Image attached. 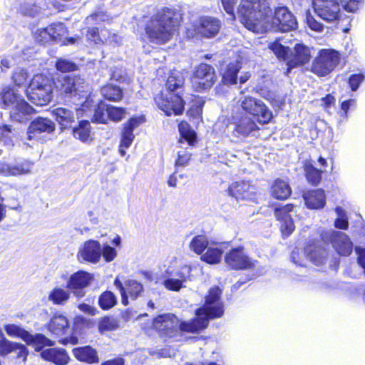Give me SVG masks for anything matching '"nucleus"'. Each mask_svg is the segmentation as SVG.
<instances>
[{
  "instance_id": "nucleus-34",
  "label": "nucleus",
  "mask_w": 365,
  "mask_h": 365,
  "mask_svg": "<svg viewBox=\"0 0 365 365\" xmlns=\"http://www.w3.org/2000/svg\"><path fill=\"white\" fill-rule=\"evenodd\" d=\"M207 251L201 255V259L208 264H217L220 262L222 249L219 245H208Z\"/></svg>"
},
{
  "instance_id": "nucleus-26",
  "label": "nucleus",
  "mask_w": 365,
  "mask_h": 365,
  "mask_svg": "<svg viewBox=\"0 0 365 365\" xmlns=\"http://www.w3.org/2000/svg\"><path fill=\"white\" fill-rule=\"evenodd\" d=\"M41 356L56 365H66L69 361V356L66 350L61 348H48L41 352Z\"/></svg>"
},
{
  "instance_id": "nucleus-52",
  "label": "nucleus",
  "mask_w": 365,
  "mask_h": 365,
  "mask_svg": "<svg viewBox=\"0 0 365 365\" xmlns=\"http://www.w3.org/2000/svg\"><path fill=\"white\" fill-rule=\"evenodd\" d=\"M34 38L37 41L41 43H47L52 41L51 33L48 31V26L37 29L34 33Z\"/></svg>"
},
{
  "instance_id": "nucleus-9",
  "label": "nucleus",
  "mask_w": 365,
  "mask_h": 365,
  "mask_svg": "<svg viewBox=\"0 0 365 365\" xmlns=\"http://www.w3.org/2000/svg\"><path fill=\"white\" fill-rule=\"evenodd\" d=\"M327 256L325 249L317 244L307 246L304 251L294 249L291 253L292 261L299 266H305L304 259L308 258L315 265H321L324 263Z\"/></svg>"
},
{
  "instance_id": "nucleus-35",
  "label": "nucleus",
  "mask_w": 365,
  "mask_h": 365,
  "mask_svg": "<svg viewBox=\"0 0 365 365\" xmlns=\"http://www.w3.org/2000/svg\"><path fill=\"white\" fill-rule=\"evenodd\" d=\"M178 129L180 134L179 143H183L185 141L189 145H192L196 140L197 135L190 125L185 121H182L178 125Z\"/></svg>"
},
{
  "instance_id": "nucleus-23",
  "label": "nucleus",
  "mask_w": 365,
  "mask_h": 365,
  "mask_svg": "<svg viewBox=\"0 0 365 365\" xmlns=\"http://www.w3.org/2000/svg\"><path fill=\"white\" fill-rule=\"evenodd\" d=\"M293 212V205L287 204L283 206L276 207L274 215L277 219L281 222V230L284 235H289L295 228L292 219L291 212Z\"/></svg>"
},
{
  "instance_id": "nucleus-24",
  "label": "nucleus",
  "mask_w": 365,
  "mask_h": 365,
  "mask_svg": "<svg viewBox=\"0 0 365 365\" xmlns=\"http://www.w3.org/2000/svg\"><path fill=\"white\" fill-rule=\"evenodd\" d=\"M303 199L309 209H322L326 205V196L322 189L312 190L303 194Z\"/></svg>"
},
{
  "instance_id": "nucleus-54",
  "label": "nucleus",
  "mask_w": 365,
  "mask_h": 365,
  "mask_svg": "<svg viewBox=\"0 0 365 365\" xmlns=\"http://www.w3.org/2000/svg\"><path fill=\"white\" fill-rule=\"evenodd\" d=\"M163 284L166 289L174 292H178L184 287L182 280L173 277L165 279Z\"/></svg>"
},
{
  "instance_id": "nucleus-32",
  "label": "nucleus",
  "mask_w": 365,
  "mask_h": 365,
  "mask_svg": "<svg viewBox=\"0 0 365 365\" xmlns=\"http://www.w3.org/2000/svg\"><path fill=\"white\" fill-rule=\"evenodd\" d=\"M291 188L287 182L277 179L272 186V195L278 200H285L291 195Z\"/></svg>"
},
{
  "instance_id": "nucleus-7",
  "label": "nucleus",
  "mask_w": 365,
  "mask_h": 365,
  "mask_svg": "<svg viewBox=\"0 0 365 365\" xmlns=\"http://www.w3.org/2000/svg\"><path fill=\"white\" fill-rule=\"evenodd\" d=\"M245 93V89L240 91L242 96L238 100V103L242 110L253 115L260 124L270 122L272 118V113L264 102L250 95H244Z\"/></svg>"
},
{
  "instance_id": "nucleus-64",
  "label": "nucleus",
  "mask_w": 365,
  "mask_h": 365,
  "mask_svg": "<svg viewBox=\"0 0 365 365\" xmlns=\"http://www.w3.org/2000/svg\"><path fill=\"white\" fill-rule=\"evenodd\" d=\"M12 131L9 126L4 125L0 126V141H4V143H9L12 138Z\"/></svg>"
},
{
  "instance_id": "nucleus-8",
  "label": "nucleus",
  "mask_w": 365,
  "mask_h": 365,
  "mask_svg": "<svg viewBox=\"0 0 365 365\" xmlns=\"http://www.w3.org/2000/svg\"><path fill=\"white\" fill-rule=\"evenodd\" d=\"M340 58V53L334 49H321L313 61L312 71L319 76H325L336 68Z\"/></svg>"
},
{
  "instance_id": "nucleus-41",
  "label": "nucleus",
  "mask_w": 365,
  "mask_h": 365,
  "mask_svg": "<svg viewBox=\"0 0 365 365\" xmlns=\"http://www.w3.org/2000/svg\"><path fill=\"white\" fill-rule=\"evenodd\" d=\"M207 246L208 241L205 235L194 237L190 243V250L197 255H201Z\"/></svg>"
},
{
  "instance_id": "nucleus-56",
  "label": "nucleus",
  "mask_w": 365,
  "mask_h": 365,
  "mask_svg": "<svg viewBox=\"0 0 365 365\" xmlns=\"http://www.w3.org/2000/svg\"><path fill=\"white\" fill-rule=\"evenodd\" d=\"M362 0H340L342 7L348 12H355L359 9Z\"/></svg>"
},
{
  "instance_id": "nucleus-60",
  "label": "nucleus",
  "mask_w": 365,
  "mask_h": 365,
  "mask_svg": "<svg viewBox=\"0 0 365 365\" xmlns=\"http://www.w3.org/2000/svg\"><path fill=\"white\" fill-rule=\"evenodd\" d=\"M364 76L361 73L353 74L349 77V84L352 91H356L363 82Z\"/></svg>"
},
{
  "instance_id": "nucleus-3",
  "label": "nucleus",
  "mask_w": 365,
  "mask_h": 365,
  "mask_svg": "<svg viewBox=\"0 0 365 365\" xmlns=\"http://www.w3.org/2000/svg\"><path fill=\"white\" fill-rule=\"evenodd\" d=\"M180 19V14L174 9H158L146 24V34L152 42L165 43L172 38Z\"/></svg>"
},
{
  "instance_id": "nucleus-40",
  "label": "nucleus",
  "mask_w": 365,
  "mask_h": 365,
  "mask_svg": "<svg viewBox=\"0 0 365 365\" xmlns=\"http://www.w3.org/2000/svg\"><path fill=\"white\" fill-rule=\"evenodd\" d=\"M117 303L115 295L110 291L103 292L98 298V304L101 309L104 310L110 309Z\"/></svg>"
},
{
  "instance_id": "nucleus-15",
  "label": "nucleus",
  "mask_w": 365,
  "mask_h": 365,
  "mask_svg": "<svg viewBox=\"0 0 365 365\" xmlns=\"http://www.w3.org/2000/svg\"><path fill=\"white\" fill-rule=\"evenodd\" d=\"M225 262L232 269H251L255 267L256 262L248 257L243 247L230 250L225 256Z\"/></svg>"
},
{
  "instance_id": "nucleus-48",
  "label": "nucleus",
  "mask_w": 365,
  "mask_h": 365,
  "mask_svg": "<svg viewBox=\"0 0 365 365\" xmlns=\"http://www.w3.org/2000/svg\"><path fill=\"white\" fill-rule=\"evenodd\" d=\"M269 49L276 55L278 58L285 60L287 57L289 48L282 46L278 41L272 42L269 46Z\"/></svg>"
},
{
  "instance_id": "nucleus-13",
  "label": "nucleus",
  "mask_w": 365,
  "mask_h": 365,
  "mask_svg": "<svg viewBox=\"0 0 365 365\" xmlns=\"http://www.w3.org/2000/svg\"><path fill=\"white\" fill-rule=\"evenodd\" d=\"M325 242H330L335 251L341 256H349L353 250V243L344 232L330 230L322 234Z\"/></svg>"
},
{
  "instance_id": "nucleus-53",
  "label": "nucleus",
  "mask_w": 365,
  "mask_h": 365,
  "mask_svg": "<svg viewBox=\"0 0 365 365\" xmlns=\"http://www.w3.org/2000/svg\"><path fill=\"white\" fill-rule=\"evenodd\" d=\"M98 101H95L93 96L89 95L86 97V100L83 103H79L81 104V108L79 109H76L77 112L83 111L87 113L88 111L92 110V108H96L97 107Z\"/></svg>"
},
{
  "instance_id": "nucleus-14",
  "label": "nucleus",
  "mask_w": 365,
  "mask_h": 365,
  "mask_svg": "<svg viewBox=\"0 0 365 365\" xmlns=\"http://www.w3.org/2000/svg\"><path fill=\"white\" fill-rule=\"evenodd\" d=\"M56 88L65 98L81 96L84 92L85 81L78 76H66L58 80Z\"/></svg>"
},
{
  "instance_id": "nucleus-50",
  "label": "nucleus",
  "mask_w": 365,
  "mask_h": 365,
  "mask_svg": "<svg viewBox=\"0 0 365 365\" xmlns=\"http://www.w3.org/2000/svg\"><path fill=\"white\" fill-rule=\"evenodd\" d=\"M108 119L113 121H120L125 115V110L123 108H118L111 106H108L107 108Z\"/></svg>"
},
{
  "instance_id": "nucleus-27",
  "label": "nucleus",
  "mask_w": 365,
  "mask_h": 365,
  "mask_svg": "<svg viewBox=\"0 0 365 365\" xmlns=\"http://www.w3.org/2000/svg\"><path fill=\"white\" fill-rule=\"evenodd\" d=\"M310 51L308 47L297 44L294 47V53L292 58L288 61V71L289 72L292 68L305 64L309 61Z\"/></svg>"
},
{
  "instance_id": "nucleus-63",
  "label": "nucleus",
  "mask_w": 365,
  "mask_h": 365,
  "mask_svg": "<svg viewBox=\"0 0 365 365\" xmlns=\"http://www.w3.org/2000/svg\"><path fill=\"white\" fill-rule=\"evenodd\" d=\"M191 270L192 269L190 266H182L176 273L177 279L182 280V283L184 284L188 279H190Z\"/></svg>"
},
{
  "instance_id": "nucleus-5",
  "label": "nucleus",
  "mask_w": 365,
  "mask_h": 365,
  "mask_svg": "<svg viewBox=\"0 0 365 365\" xmlns=\"http://www.w3.org/2000/svg\"><path fill=\"white\" fill-rule=\"evenodd\" d=\"M0 106L10 109V118L12 120L22 123L34 111L33 108L10 87H4L0 91Z\"/></svg>"
},
{
  "instance_id": "nucleus-17",
  "label": "nucleus",
  "mask_w": 365,
  "mask_h": 365,
  "mask_svg": "<svg viewBox=\"0 0 365 365\" xmlns=\"http://www.w3.org/2000/svg\"><path fill=\"white\" fill-rule=\"evenodd\" d=\"M78 260L97 264L101 258V245L98 240L86 241L77 254Z\"/></svg>"
},
{
  "instance_id": "nucleus-25",
  "label": "nucleus",
  "mask_w": 365,
  "mask_h": 365,
  "mask_svg": "<svg viewBox=\"0 0 365 365\" xmlns=\"http://www.w3.org/2000/svg\"><path fill=\"white\" fill-rule=\"evenodd\" d=\"M48 31L51 33L52 41L61 43L63 45L75 44L80 41L78 37L65 38L63 36L67 32V29L63 23H55L48 26Z\"/></svg>"
},
{
  "instance_id": "nucleus-59",
  "label": "nucleus",
  "mask_w": 365,
  "mask_h": 365,
  "mask_svg": "<svg viewBox=\"0 0 365 365\" xmlns=\"http://www.w3.org/2000/svg\"><path fill=\"white\" fill-rule=\"evenodd\" d=\"M306 21L307 26L314 31H322L324 29V26L320 22L317 21L314 17L310 14V12L307 13L306 16Z\"/></svg>"
},
{
  "instance_id": "nucleus-30",
  "label": "nucleus",
  "mask_w": 365,
  "mask_h": 365,
  "mask_svg": "<svg viewBox=\"0 0 365 365\" xmlns=\"http://www.w3.org/2000/svg\"><path fill=\"white\" fill-rule=\"evenodd\" d=\"M241 63L239 61L230 62L222 74V82L225 85H234L237 82V74L241 69Z\"/></svg>"
},
{
  "instance_id": "nucleus-42",
  "label": "nucleus",
  "mask_w": 365,
  "mask_h": 365,
  "mask_svg": "<svg viewBox=\"0 0 365 365\" xmlns=\"http://www.w3.org/2000/svg\"><path fill=\"white\" fill-rule=\"evenodd\" d=\"M107 108L108 105L104 103H98L97 107L94 108L92 120L98 123H106L108 120Z\"/></svg>"
},
{
  "instance_id": "nucleus-12",
  "label": "nucleus",
  "mask_w": 365,
  "mask_h": 365,
  "mask_svg": "<svg viewBox=\"0 0 365 365\" xmlns=\"http://www.w3.org/2000/svg\"><path fill=\"white\" fill-rule=\"evenodd\" d=\"M314 13L327 23L336 22L341 15L340 6L337 0H313Z\"/></svg>"
},
{
  "instance_id": "nucleus-4",
  "label": "nucleus",
  "mask_w": 365,
  "mask_h": 365,
  "mask_svg": "<svg viewBox=\"0 0 365 365\" xmlns=\"http://www.w3.org/2000/svg\"><path fill=\"white\" fill-rule=\"evenodd\" d=\"M185 83V77L182 72L173 71L170 72L167 81L166 87L168 93H161L155 98L158 107L162 110L165 115H180L184 110V100L181 91L174 93V91L181 89Z\"/></svg>"
},
{
  "instance_id": "nucleus-51",
  "label": "nucleus",
  "mask_w": 365,
  "mask_h": 365,
  "mask_svg": "<svg viewBox=\"0 0 365 365\" xmlns=\"http://www.w3.org/2000/svg\"><path fill=\"white\" fill-rule=\"evenodd\" d=\"M117 255V250L114 247L110 246L108 243H105L101 246V257H103L105 262H113L116 258Z\"/></svg>"
},
{
  "instance_id": "nucleus-49",
  "label": "nucleus",
  "mask_w": 365,
  "mask_h": 365,
  "mask_svg": "<svg viewBox=\"0 0 365 365\" xmlns=\"http://www.w3.org/2000/svg\"><path fill=\"white\" fill-rule=\"evenodd\" d=\"M56 68L58 71L61 72H71L77 69V65L66 58H59L56 63Z\"/></svg>"
},
{
  "instance_id": "nucleus-57",
  "label": "nucleus",
  "mask_w": 365,
  "mask_h": 365,
  "mask_svg": "<svg viewBox=\"0 0 365 365\" xmlns=\"http://www.w3.org/2000/svg\"><path fill=\"white\" fill-rule=\"evenodd\" d=\"M28 73L24 69H18L13 74V81L18 86L25 84L27 81Z\"/></svg>"
},
{
  "instance_id": "nucleus-62",
  "label": "nucleus",
  "mask_w": 365,
  "mask_h": 365,
  "mask_svg": "<svg viewBox=\"0 0 365 365\" xmlns=\"http://www.w3.org/2000/svg\"><path fill=\"white\" fill-rule=\"evenodd\" d=\"M101 31L97 28H88L87 30L86 37L88 41L95 44L101 43Z\"/></svg>"
},
{
  "instance_id": "nucleus-44",
  "label": "nucleus",
  "mask_w": 365,
  "mask_h": 365,
  "mask_svg": "<svg viewBox=\"0 0 365 365\" xmlns=\"http://www.w3.org/2000/svg\"><path fill=\"white\" fill-rule=\"evenodd\" d=\"M126 293L128 292L133 299H136L143 290L141 283L133 279H128L125 282Z\"/></svg>"
},
{
  "instance_id": "nucleus-45",
  "label": "nucleus",
  "mask_w": 365,
  "mask_h": 365,
  "mask_svg": "<svg viewBox=\"0 0 365 365\" xmlns=\"http://www.w3.org/2000/svg\"><path fill=\"white\" fill-rule=\"evenodd\" d=\"M335 212L337 215L334 221L335 227L341 230H346L349 226V222L346 211L341 207H336Z\"/></svg>"
},
{
  "instance_id": "nucleus-43",
  "label": "nucleus",
  "mask_w": 365,
  "mask_h": 365,
  "mask_svg": "<svg viewBox=\"0 0 365 365\" xmlns=\"http://www.w3.org/2000/svg\"><path fill=\"white\" fill-rule=\"evenodd\" d=\"M142 122L140 118H132L125 125L122 132L121 137L124 138L134 139L133 130L136 128Z\"/></svg>"
},
{
  "instance_id": "nucleus-19",
  "label": "nucleus",
  "mask_w": 365,
  "mask_h": 365,
  "mask_svg": "<svg viewBox=\"0 0 365 365\" xmlns=\"http://www.w3.org/2000/svg\"><path fill=\"white\" fill-rule=\"evenodd\" d=\"M233 125V135L240 139L249 136L258 129L255 121L247 115L234 116Z\"/></svg>"
},
{
  "instance_id": "nucleus-20",
  "label": "nucleus",
  "mask_w": 365,
  "mask_h": 365,
  "mask_svg": "<svg viewBox=\"0 0 365 365\" xmlns=\"http://www.w3.org/2000/svg\"><path fill=\"white\" fill-rule=\"evenodd\" d=\"M195 27V34H198L205 38H212L218 34L221 23L215 17L202 16Z\"/></svg>"
},
{
  "instance_id": "nucleus-33",
  "label": "nucleus",
  "mask_w": 365,
  "mask_h": 365,
  "mask_svg": "<svg viewBox=\"0 0 365 365\" xmlns=\"http://www.w3.org/2000/svg\"><path fill=\"white\" fill-rule=\"evenodd\" d=\"M71 291L59 287H54L48 294V300L56 305H65L71 297Z\"/></svg>"
},
{
  "instance_id": "nucleus-22",
  "label": "nucleus",
  "mask_w": 365,
  "mask_h": 365,
  "mask_svg": "<svg viewBox=\"0 0 365 365\" xmlns=\"http://www.w3.org/2000/svg\"><path fill=\"white\" fill-rule=\"evenodd\" d=\"M227 192L237 201L240 200H253L256 196V188L249 182H235L230 185Z\"/></svg>"
},
{
  "instance_id": "nucleus-29",
  "label": "nucleus",
  "mask_w": 365,
  "mask_h": 365,
  "mask_svg": "<svg viewBox=\"0 0 365 365\" xmlns=\"http://www.w3.org/2000/svg\"><path fill=\"white\" fill-rule=\"evenodd\" d=\"M73 354L80 361L89 364L98 361V357L96 350L89 346L75 348L73 349Z\"/></svg>"
},
{
  "instance_id": "nucleus-36",
  "label": "nucleus",
  "mask_w": 365,
  "mask_h": 365,
  "mask_svg": "<svg viewBox=\"0 0 365 365\" xmlns=\"http://www.w3.org/2000/svg\"><path fill=\"white\" fill-rule=\"evenodd\" d=\"M73 136L83 143L91 141V125L88 120H81L78 126L73 130Z\"/></svg>"
},
{
  "instance_id": "nucleus-37",
  "label": "nucleus",
  "mask_w": 365,
  "mask_h": 365,
  "mask_svg": "<svg viewBox=\"0 0 365 365\" xmlns=\"http://www.w3.org/2000/svg\"><path fill=\"white\" fill-rule=\"evenodd\" d=\"M34 163L24 160L16 164L9 165V176H18L22 175H28L31 173Z\"/></svg>"
},
{
  "instance_id": "nucleus-16",
  "label": "nucleus",
  "mask_w": 365,
  "mask_h": 365,
  "mask_svg": "<svg viewBox=\"0 0 365 365\" xmlns=\"http://www.w3.org/2000/svg\"><path fill=\"white\" fill-rule=\"evenodd\" d=\"M153 327L165 337L173 338L178 333L179 320L173 314H163L153 321Z\"/></svg>"
},
{
  "instance_id": "nucleus-2",
  "label": "nucleus",
  "mask_w": 365,
  "mask_h": 365,
  "mask_svg": "<svg viewBox=\"0 0 365 365\" xmlns=\"http://www.w3.org/2000/svg\"><path fill=\"white\" fill-rule=\"evenodd\" d=\"M221 294L222 290L218 287H211L205 297V304L196 310V317L179 322L178 331L198 332L207 327L210 319L221 317L225 311Z\"/></svg>"
},
{
  "instance_id": "nucleus-55",
  "label": "nucleus",
  "mask_w": 365,
  "mask_h": 365,
  "mask_svg": "<svg viewBox=\"0 0 365 365\" xmlns=\"http://www.w3.org/2000/svg\"><path fill=\"white\" fill-rule=\"evenodd\" d=\"M191 158V154L185 150H180L178 152V158L175 160L176 167H185L187 165Z\"/></svg>"
},
{
  "instance_id": "nucleus-6",
  "label": "nucleus",
  "mask_w": 365,
  "mask_h": 365,
  "mask_svg": "<svg viewBox=\"0 0 365 365\" xmlns=\"http://www.w3.org/2000/svg\"><path fill=\"white\" fill-rule=\"evenodd\" d=\"M29 99L36 106L48 104L53 96V82L47 76L38 74L34 76L27 88Z\"/></svg>"
},
{
  "instance_id": "nucleus-11",
  "label": "nucleus",
  "mask_w": 365,
  "mask_h": 365,
  "mask_svg": "<svg viewBox=\"0 0 365 365\" xmlns=\"http://www.w3.org/2000/svg\"><path fill=\"white\" fill-rule=\"evenodd\" d=\"M215 68L207 63L196 67L192 78V86L197 92L210 88L216 81Z\"/></svg>"
},
{
  "instance_id": "nucleus-28",
  "label": "nucleus",
  "mask_w": 365,
  "mask_h": 365,
  "mask_svg": "<svg viewBox=\"0 0 365 365\" xmlns=\"http://www.w3.org/2000/svg\"><path fill=\"white\" fill-rule=\"evenodd\" d=\"M51 113L56 121L61 125L62 128L71 126L76 119L74 112L67 108L58 107L54 108L52 110Z\"/></svg>"
},
{
  "instance_id": "nucleus-1",
  "label": "nucleus",
  "mask_w": 365,
  "mask_h": 365,
  "mask_svg": "<svg viewBox=\"0 0 365 365\" xmlns=\"http://www.w3.org/2000/svg\"><path fill=\"white\" fill-rule=\"evenodd\" d=\"M270 12L266 0H242L237 9L240 21L253 32H262L269 28L274 31L287 32L297 28V20L287 7L277 8L269 24Z\"/></svg>"
},
{
  "instance_id": "nucleus-46",
  "label": "nucleus",
  "mask_w": 365,
  "mask_h": 365,
  "mask_svg": "<svg viewBox=\"0 0 365 365\" xmlns=\"http://www.w3.org/2000/svg\"><path fill=\"white\" fill-rule=\"evenodd\" d=\"M18 349V343L8 340L5 336L0 339V355L5 356Z\"/></svg>"
},
{
  "instance_id": "nucleus-21",
  "label": "nucleus",
  "mask_w": 365,
  "mask_h": 365,
  "mask_svg": "<svg viewBox=\"0 0 365 365\" xmlns=\"http://www.w3.org/2000/svg\"><path fill=\"white\" fill-rule=\"evenodd\" d=\"M55 123L47 118H37L34 120L27 131L28 139L40 140L42 133H51L55 130Z\"/></svg>"
},
{
  "instance_id": "nucleus-47",
  "label": "nucleus",
  "mask_w": 365,
  "mask_h": 365,
  "mask_svg": "<svg viewBox=\"0 0 365 365\" xmlns=\"http://www.w3.org/2000/svg\"><path fill=\"white\" fill-rule=\"evenodd\" d=\"M118 327V323L116 319L112 317H104L98 323V329L103 333L104 331H110Z\"/></svg>"
},
{
  "instance_id": "nucleus-61",
  "label": "nucleus",
  "mask_w": 365,
  "mask_h": 365,
  "mask_svg": "<svg viewBox=\"0 0 365 365\" xmlns=\"http://www.w3.org/2000/svg\"><path fill=\"white\" fill-rule=\"evenodd\" d=\"M108 19V16L103 11L96 12L86 19L87 24H98L100 21H105Z\"/></svg>"
},
{
  "instance_id": "nucleus-18",
  "label": "nucleus",
  "mask_w": 365,
  "mask_h": 365,
  "mask_svg": "<svg viewBox=\"0 0 365 365\" xmlns=\"http://www.w3.org/2000/svg\"><path fill=\"white\" fill-rule=\"evenodd\" d=\"M92 279L91 274L88 272L78 271L70 276L66 288L77 297H82L85 294L83 289L90 284Z\"/></svg>"
},
{
  "instance_id": "nucleus-39",
  "label": "nucleus",
  "mask_w": 365,
  "mask_h": 365,
  "mask_svg": "<svg viewBox=\"0 0 365 365\" xmlns=\"http://www.w3.org/2000/svg\"><path fill=\"white\" fill-rule=\"evenodd\" d=\"M101 92L106 99L111 101H118L123 96L122 90L120 87L111 84L102 87Z\"/></svg>"
},
{
  "instance_id": "nucleus-10",
  "label": "nucleus",
  "mask_w": 365,
  "mask_h": 365,
  "mask_svg": "<svg viewBox=\"0 0 365 365\" xmlns=\"http://www.w3.org/2000/svg\"><path fill=\"white\" fill-rule=\"evenodd\" d=\"M6 334L12 337H19L28 344H32L35 350L39 351L46 346H53V342L44 335H31L27 331L16 324H6L4 327Z\"/></svg>"
},
{
  "instance_id": "nucleus-31",
  "label": "nucleus",
  "mask_w": 365,
  "mask_h": 365,
  "mask_svg": "<svg viewBox=\"0 0 365 365\" xmlns=\"http://www.w3.org/2000/svg\"><path fill=\"white\" fill-rule=\"evenodd\" d=\"M48 329L56 335H62L68 329V322L62 314L55 315L48 324Z\"/></svg>"
},
{
  "instance_id": "nucleus-38",
  "label": "nucleus",
  "mask_w": 365,
  "mask_h": 365,
  "mask_svg": "<svg viewBox=\"0 0 365 365\" xmlns=\"http://www.w3.org/2000/svg\"><path fill=\"white\" fill-rule=\"evenodd\" d=\"M304 170L307 181L312 185H317L322 180L321 170L316 168L309 161H307L304 165Z\"/></svg>"
},
{
  "instance_id": "nucleus-58",
  "label": "nucleus",
  "mask_w": 365,
  "mask_h": 365,
  "mask_svg": "<svg viewBox=\"0 0 365 365\" xmlns=\"http://www.w3.org/2000/svg\"><path fill=\"white\" fill-rule=\"evenodd\" d=\"M16 63V60L13 56H4L1 58L0 68L1 71L6 72L8 69L13 67Z\"/></svg>"
}]
</instances>
